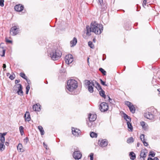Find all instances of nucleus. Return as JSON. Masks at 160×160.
<instances>
[{
	"mask_svg": "<svg viewBox=\"0 0 160 160\" xmlns=\"http://www.w3.org/2000/svg\"><path fill=\"white\" fill-rule=\"evenodd\" d=\"M47 52L48 56L54 61L58 60L62 56L61 51L57 48H50Z\"/></svg>",
	"mask_w": 160,
	"mask_h": 160,
	"instance_id": "f257e3e1",
	"label": "nucleus"
},
{
	"mask_svg": "<svg viewBox=\"0 0 160 160\" xmlns=\"http://www.w3.org/2000/svg\"><path fill=\"white\" fill-rule=\"evenodd\" d=\"M157 110L153 107L149 108L147 110V112L144 113V116L146 118L150 120H153L155 116L157 115Z\"/></svg>",
	"mask_w": 160,
	"mask_h": 160,
	"instance_id": "f03ea898",
	"label": "nucleus"
},
{
	"mask_svg": "<svg viewBox=\"0 0 160 160\" xmlns=\"http://www.w3.org/2000/svg\"><path fill=\"white\" fill-rule=\"evenodd\" d=\"M78 87L77 82L74 79H70L68 80L67 85L66 86L67 92V90L70 92H72L75 90Z\"/></svg>",
	"mask_w": 160,
	"mask_h": 160,
	"instance_id": "7ed1b4c3",
	"label": "nucleus"
},
{
	"mask_svg": "<svg viewBox=\"0 0 160 160\" xmlns=\"http://www.w3.org/2000/svg\"><path fill=\"white\" fill-rule=\"evenodd\" d=\"M103 29L102 25L101 24H98L95 21L91 22L90 27L89 25L86 26V30H103Z\"/></svg>",
	"mask_w": 160,
	"mask_h": 160,
	"instance_id": "20e7f679",
	"label": "nucleus"
},
{
	"mask_svg": "<svg viewBox=\"0 0 160 160\" xmlns=\"http://www.w3.org/2000/svg\"><path fill=\"white\" fill-rule=\"evenodd\" d=\"M85 85L87 87L90 93L93 92V87L94 86L93 81L86 80L85 81Z\"/></svg>",
	"mask_w": 160,
	"mask_h": 160,
	"instance_id": "39448f33",
	"label": "nucleus"
},
{
	"mask_svg": "<svg viewBox=\"0 0 160 160\" xmlns=\"http://www.w3.org/2000/svg\"><path fill=\"white\" fill-rule=\"evenodd\" d=\"M78 149L77 148L74 149V152L73 154V157L75 159H79L82 157V154Z\"/></svg>",
	"mask_w": 160,
	"mask_h": 160,
	"instance_id": "423d86ee",
	"label": "nucleus"
},
{
	"mask_svg": "<svg viewBox=\"0 0 160 160\" xmlns=\"http://www.w3.org/2000/svg\"><path fill=\"white\" fill-rule=\"evenodd\" d=\"M108 104L106 102H102L100 105L99 109L102 112H105L108 110Z\"/></svg>",
	"mask_w": 160,
	"mask_h": 160,
	"instance_id": "0eeeda50",
	"label": "nucleus"
},
{
	"mask_svg": "<svg viewBox=\"0 0 160 160\" xmlns=\"http://www.w3.org/2000/svg\"><path fill=\"white\" fill-rule=\"evenodd\" d=\"M66 63L68 64L71 63L73 61V57L72 55L69 54L66 55L65 58Z\"/></svg>",
	"mask_w": 160,
	"mask_h": 160,
	"instance_id": "6e6552de",
	"label": "nucleus"
},
{
	"mask_svg": "<svg viewBox=\"0 0 160 160\" xmlns=\"http://www.w3.org/2000/svg\"><path fill=\"white\" fill-rule=\"evenodd\" d=\"M14 87L18 88V91L17 92L18 94L20 95H23V92L22 91V87L21 84H18L14 86Z\"/></svg>",
	"mask_w": 160,
	"mask_h": 160,
	"instance_id": "1a4fd4ad",
	"label": "nucleus"
},
{
	"mask_svg": "<svg viewBox=\"0 0 160 160\" xmlns=\"http://www.w3.org/2000/svg\"><path fill=\"white\" fill-rule=\"evenodd\" d=\"M72 134L75 136H78L80 134V131L77 128H72Z\"/></svg>",
	"mask_w": 160,
	"mask_h": 160,
	"instance_id": "9d476101",
	"label": "nucleus"
},
{
	"mask_svg": "<svg viewBox=\"0 0 160 160\" xmlns=\"http://www.w3.org/2000/svg\"><path fill=\"white\" fill-rule=\"evenodd\" d=\"M148 153L146 150H142L140 153V158H142V160H144L145 158L147 156L146 154Z\"/></svg>",
	"mask_w": 160,
	"mask_h": 160,
	"instance_id": "9b49d317",
	"label": "nucleus"
},
{
	"mask_svg": "<svg viewBox=\"0 0 160 160\" xmlns=\"http://www.w3.org/2000/svg\"><path fill=\"white\" fill-rule=\"evenodd\" d=\"M3 44L2 43L0 45V55L2 57L4 56L6 51L5 48L2 46Z\"/></svg>",
	"mask_w": 160,
	"mask_h": 160,
	"instance_id": "f8f14e48",
	"label": "nucleus"
},
{
	"mask_svg": "<svg viewBox=\"0 0 160 160\" xmlns=\"http://www.w3.org/2000/svg\"><path fill=\"white\" fill-rule=\"evenodd\" d=\"M23 8V6L20 4L16 5L14 7L15 10L19 12L22 11Z\"/></svg>",
	"mask_w": 160,
	"mask_h": 160,
	"instance_id": "ddd939ff",
	"label": "nucleus"
},
{
	"mask_svg": "<svg viewBox=\"0 0 160 160\" xmlns=\"http://www.w3.org/2000/svg\"><path fill=\"white\" fill-rule=\"evenodd\" d=\"M32 108L34 111H39L40 110V105L39 104L37 103L33 105Z\"/></svg>",
	"mask_w": 160,
	"mask_h": 160,
	"instance_id": "4468645a",
	"label": "nucleus"
},
{
	"mask_svg": "<svg viewBox=\"0 0 160 160\" xmlns=\"http://www.w3.org/2000/svg\"><path fill=\"white\" fill-rule=\"evenodd\" d=\"M97 118V116L96 114H90L89 117V120L90 122L91 123V122L94 121H95Z\"/></svg>",
	"mask_w": 160,
	"mask_h": 160,
	"instance_id": "2eb2a0df",
	"label": "nucleus"
},
{
	"mask_svg": "<svg viewBox=\"0 0 160 160\" xmlns=\"http://www.w3.org/2000/svg\"><path fill=\"white\" fill-rule=\"evenodd\" d=\"M108 145L107 140L106 139L102 140L100 146L102 147H105Z\"/></svg>",
	"mask_w": 160,
	"mask_h": 160,
	"instance_id": "dca6fc26",
	"label": "nucleus"
},
{
	"mask_svg": "<svg viewBox=\"0 0 160 160\" xmlns=\"http://www.w3.org/2000/svg\"><path fill=\"white\" fill-rule=\"evenodd\" d=\"M77 42V38H76L74 37L73 40H71L70 42L71 47H74L76 45Z\"/></svg>",
	"mask_w": 160,
	"mask_h": 160,
	"instance_id": "f3484780",
	"label": "nucleus"
},
{
	"mask_svg": "<svg viewBox=\"0 0 160 160\" xmlns=\"http://www.w3.org/2000/svg\"><path fill=\"white\" fill-rule=\"evenodd\" d=\"M7 132L3 133H0V141L1 142L4 143L5 142L4 136L6 135Z\"/></svg>",
	"mask_w": 160,
	"mask_h": 160,
	"instance_id": "a211bd4d",
	"label": "nucleus"
},
{
	"mask_svg": "<svg viewBox=\"0 0 160 160\" xmlns=\"http://www.w3.org/2000/svg\"><path fill=\"white\" fill-rule=\"evenodd\" d=\"M140 124L142 126V128L144 130L147 129L148 125L144 121H142L140 122Z\"/></svg>",
	"mask_w": 160,
	"mask_h": 160,
	"instance_id": "6ab92c4d",
	"label": "nucleus"
},
{
	"mask_svg": "<svg viewBox=\"0 0 160 160\" xmlns=\"http://www.w3.org/2000/svg\"><path fill=\"white\" fill-rule=\"evenodd\" d=\"M24 117L25 120L29 121L30 120V116L29 112H27L24 115Z\"/></svg>",
	"mask_w": 160,
	"mask_h": 160,
	"instance_id": "aec40b11",
	"label": "nucleus"
},
{
	"mask_svg": "<svg viewBox=\"0 0 160 160\" xmlns=\"http://www.w3.org/2000/svg\"><path fill=\"white\" fill-rule=\"evenodd\" d=\"M17 149L19 152H22L24 151L22 145L21 143H20L18 144L17 146Z\"/></svg>",
	"mask_w": 160,
	"mask_h": 160,
	"instance_id": "412c9836",
	"label": "nucleus"
},
{
	"mask_svg": "<svg viewBox=\"0 0 160 160\" xmlns=\"http://www.w3.org/2000/svg\"><path fill=\"white\" fill-rule=\"evenodd\" d=\"M38 128L41 134L42 135H43L45 133V132L42 127L41 126H39L38 127Z\"/></svg>",
	"mask_w": 160,
	"mask_h": 160,
	"instance_id": "4be33fe9",
	"label": "nucleus"
},
{
	"mask_svg": "<svg viewBox=\"0 0 160 160\" xmlns=\"http://www.w3.org/2000/svg\"><path fill=\"white\" fill-rule=\"evenodd\" d=\"M99 94L102 97L104 98H105L106 97V96L105 94V92L102 89H101V90L99 91Z\"/></svg>",
	"mask_w": 160,
	"mask_h": 160,
	"instance_id": "5701e85b",
	"label": "nucleus"
},
{
	"mask_svg": "<svg viewBox=\"0 0 160 160\" xmlns=\"http://www.w3.org/2000/svg\"><path fill=\"white\" fill-rule=\"evenodd\" d=\"M18 31H10L9 33L11 35L14 36L19 33Z\"/></svg>",
	"mask_w": 160,
	"mask_h": 160,
	"instance_id": "b1692460",
	"label": "nucleus"
},
{
	"mask_svg": "<svg viewBox=\"0 0 160 160\" xmlns=\"http://www.w3.org/2000/svg\"><path fill=\"white\" fill-rule=\"evenodd\" d=\"M129 155L130 156V159L134 160L136 158V155L133 152H131L130 153Z\"/></svg>",
	"mask_w": 160,
	"mask_h": 160,
	"instance_id": "393cba45",
	"label": "nucleus"
},
{
	"mask_svg": "<svg viewBox=\"0 0 160 160\" xmlns=\"http://www.w3.org/2000/svg\"><path fill=\"white\" fill-rule=\"evenodd\" d=\"M129 108L131 112L133 113H135V108L132 104Z\"/></svg>",
	"mask_w": 160,
	"mask_h": 160,
	"instance_id": "a878e982",
	"label": "nucleus"
},
{
	"mask_svg": "<svg viewBox=\"0 0 160 160\" xmlns=\"http://www.w3.org/2000/svg\"><path fill=\"white\" fill-rule=\"evenodd\" d=\"M127 124L128 125V128L130 129V131H132L133 130V128L132 125L129 122V121H128L127 122Z\"/></svg>",
	"mask_w": 160,
	"mask_h": 160,
	"instance_id": "bb28decb",
	"label": "nucleus"
},
{
	"mask_svg": "<svg viewBox=\"0 0 160 160\" xmlns=\"http://www.w3.org/2000/svg\"><path fill=\"white\" fill-rule=\"evenodd\" d=\"M123 117L124 119H125L127 121V122H128V121H129V122L131 121V118H130V117L128 116L126 114H124Z\"/></svg>",
	"mask_w": 160,
	"mask_h": 160,
	"instance_id": "cd10ccee",
	"label": "nucleus"
},
{
	"mask_svg": "<svg viewBox=\"0 0 160 160\" xmlns=\"http://www.w3.org/2000/svg\"><path fill=\"white\" fill-rule=\"evenodd\" d=\"M13 27L11 28L10 30H17L19 29V26L15 25V24H12Z\"/></svg>",
	"mask_w": 160,
	"mask_h": 160,
	"instance_id": "c85d7f7f",
	"label": "nucleus"
},
{
	"mask_svg": "<svg viewBox=\"0 0 160 160\" xmlns=\"http://www.w3.org/2000/svg\"><path fill=\"white\" fill-rule=\"evenodd\" d=\"M4 143L0 142V150L2 151H3L5 149V146L4 145Z\"/></svg>",
	"mask_w": 160,
	"mask_h": 160,
	"instance_id": "c756f323",
	"label": "nucleus"
},
{
	"mask_svg": "<svg viewBox=\"0 0 160 160\" xmlns=\"http://www.w3.org/2000/svg\"><path fill=\"white\" fill-rule=\"evenodd\" d=\"M90 136L92 138H96L97 136V134L96 133L92 132L90 133Z\"/></svg>",
	"mask_w": 160,
	"mask_h": 160,
	"instance_id": "7c9ffc66",
	"label": "nucleus"
},
{
	"mask_svg": "<svg viewBox=\"0 0 160 160\" xmlns=\"http://www.w3.org/2000/svg\"><path fill=\"white\" fill-rule=\"evenodd\" d=\"M99 70L104 75H105L106 74V71L104 70L102 68H99Z\"/></svg>",
	"mask_w": 160,
	"mask_h": 160,
	"instance_id": "2f4dec72",
	"label": "nucleus"
},
{
	"mask_svg": "<svg viewBox=\"0 0 160 160\" xmlns=\"http://www.w3.org/2000/svg\"><path fill=\"white\" fill-rule=\"evenodd\" d=\"M20 75L21 77H22L25 79H27V77L24 73L21 72L20 74Z\"/></svg>",
	"mask_w": 160,
	"mask_h": 160,
	"instance_id": "473e14b6",
	"label": "nucleus"
},
{
	"mask_svg": "<svg viewBox=\"0 0 160 160\" xmlns=\"http://www.w3.org/2000/svg\"><path fill=\"white\" fill-rule=\"evenodd\" d=\"M95 82L97 85V86L96 87V88H97L98 90H101V89H102L100 84L98 82Z\"/></svg>",
	"mask_w": 160,
	"mask_h": 160,
	"instance_id": "72a5a7b5",
	"label": "nucleus"
},
{
	"mask_svg": "<svg viewBox=\"0 0 160 160\" xmlns=\"http://www.w3.org/2000/svg\"><path fill=\"white\" fill-rule=\"evenodd\" d=\"M96 1L98 5H100L102 7L103 3V0H96Z\"/></svg>",
	"mask_w": 160,
	"mask_h": 160,
	"instance_id": "f704fd0d",
	"label": "nucleus"
},
{
	"mask_svg": "<svg viewBox=\"0 0 160 160\" xmlns=\"http://www.w3.org/2000/svg\"><path fill=\"white\" fill-rule=\"evenodd\" d=\"M88 45L92 48H93L94 47L92 42L91 41H89L88 42Z\"/></svg>",
	"mask_w": 160,
	"mask_h": 160,
	"instance_id": "c9c22d12",
	"label": "nucleus"
},
{
	"mask_svg": "<svg viewBox=\"0 0 160 160\" xmlns=\"http://www.w3.org/2000/svg\"><path fill=\"white\" fill-rule=\"evenodd\" d=\"M125 103L128 107V108L132 105V104L131 102L127 101H125Z\"/></svg>",
	"mask_w": 160,
	"mask_h": 160,
	"instance_id": "e433bc0d",
	"label": "nucleus"
},
{
	"mask_svg": "<svg viewBox=\"0 0 160 160\" xmlns=\"http://www.w3.org/2000/svg\"><path fill=\"white\" fill-rule=\"evenodd\" d=\"M133 142V138L132 137H131L127 139V142H128L130 143Z\"/></svg>",
	"mask_w": 160,
	"mask_h": 160,
	"instance_id": "4c0bfd02",
	"label": "nucleus"
},
{
	"mask_svg": "<svg viewBox=\"0 0 160 160\" xmlns=\"http://www.w3.org/2000/svg\"><path fill=\"white\" fill-rule=\"evenodd\" d=\"M145 135L144 134H142L140 136V138L142 142L145 141L144 138Z\"/></svg>",
	"mask_w": 160,
	"mask_h": 160,
	"instance_id": "58836bf2",
	"label": "nucleus"
},
{
	"mask_svg": "<svg viewBox=\"0 0 160 160\" xmlns=\"http://www.w3.org/2000/svg\"><path fill=\"white\" fill-rule=\"evenodd\" d=\"M100 81L101 82V84L102 85H103L104 86H108V84H106L105 82H104V81H103L102 79H100Z\"/></svg>",
	"mask_w": 160,
	"mask_h": 160,
	"instance_id": "ea45409f",
	"label": "nucleus"
},
{
	"mask_svg": "<svg viewBox=\"0 0 160 160\" xmlns=\"http://www.w3.org/2000/svg\"><path fill=\"white\" fill-rule=\"evenodd\" d=\"M93 32L96 34H99L102 32V31H94Z\"/></svg>",
	"mask_w": 160,
	"mask_h": 160,
	"instance_id": "a19ab883",
	"label": "nucleus"
},
{
	"mask_svg": "<svg viewBox=\"0 0 160 160\" xmlns=\"http://www.w3.org/2000/svg\"><path fill=\"white\" fill-rule=\"evenodd\" d=\"M86 34L87 36H89L91 35V32H93L94 31H86Z\"/></svg>",
	"mask_w": 160,
	"mask_h": 160,
	"instance_id": "79ce46f5",
	"label": "nucleus"
},
{
	"mask_svg": "<svg viewBox=\"0 0 160 160\" xmlns=\"http://www.w3.org/2000/svg\"><path fill=\"white\" fill-rule=\"evenodd\" d=\"M28 141V137L26 138L23 140V142L25 144H26Z\"/></svg>",
	"mask_w": 160,
	"mask_h": 160,
	"instance_id": "37998d69",
	"label": "nucleus"
},
{
	"mask_svg": "<svg viewBox=\"0 0 160 160\" xmlns=\"http://www.w3.org/2000/svg\"><path fill=\"white\" fill-rule=\"evenodd\" d=\"M4 0H0V5L1 7H3L4 6Z\"/></svg>",
	"mask_w": 160,
	"mask_h": 160,
	"instance_id": "c03bdc74",
	"label": "nucleus"
},
{
	"mask_svg": "<svg viewBox=\"0 0 160 160\" xmlns=\"http://www.w3.org/2000/svg\"><path fill=\"white\" fill-rule=\"evenodd\" d=\"M150 153H151L149 154V156H151L152 157H154L155 156V153H154L153 152H151Z\"/></svg>",
	"mask_w": 160,
	"mask_h": 160,
	"instance_id": "a18cd8bd",
	"label": "nucleus"
},
{
	"mask_svg": "<svg viewBox=\"0 0 160 160\" xmlns=\"http://www.w3.org/2000/svg\"><path fill=\"white\" fill-rule=\"evenodd\" d=\"M93 153H91L90 154V160H93Z\"/></svg>",
	"mask_w": 160,
	"mask_h": 160,
	"instance_id": "49530a36",
	"label": "nucleus"
},
{
	"mask_svg": "<svg viewBox=\"0 0 160 160\" xmlns=\"http://www.w3.org/2000/svg\"><path fill=\"white\" fill-rule=\"evenodd\" d=\"M9 78L11 80H13L14 78V77L13 75H10L9 76Z\"/></svg>",
	"mask_w": 160,
	"mask_h": 160,
	"instance_id": "de8ad7c7",
	"label": "nucleus"
},
{
	"mask_svg": "<svg viewBox=\"0 0 160 160\" xmlns=\"http://www.w3.org/2000/svg\"><path fill=\"white\" fill-rule=\"evenodd\" d=\"M19 130L20 132L23 131V128L22 126H21L19 127Z\"/></svg>",
	"mask_w": 160,
	"mask_h": 160,
	"instance_id": "09e8293b",
	"label": "nucleus"
},
{
	"mask_svg": "<svg viewBox=\"0 0 160 160\" xmlns=\"http://www.w3.org/2000/svg\"><path fill=\"white\" fill-rule=\"evenodd\" d=\"M6 41L7 42L9 43H11L12 42V41L10 40H8V39L6 38L5 39Z\"/></svg>",
	"mask_w": 160,
	"mask_h": 160,
	"instance_id": "8fccbe9b",
	"label": "nucleus"
},
{
	"mask_svg": "<svg viewBox=\"0 0 160 160\" xmlns=\"http://www.w3.org/2000/svg\"><path fill=\"white\" fill-rule=\"evenodd\" d=\"M144 144V145L145 146H147L148 145V144L147 142L145 141L142 142Z\"/></svg>",
	"mask_w": 160,
	"mask_h": 160,
	"instance_id": "3c124183",
	"label": "nucleus"
},
{
	"mask_svg": "<svg viewBox=\"0 0 160 160\" xmlns=\"http://www.w3.org/2000/svg\"><path fill=\"white\" fill-rule=\"evenodd\" d=\"M147 3V1L146 0H144L143 1V3H142L143 6L144 7L145 6H146Z\"/></svg>",
	"mask_w": 160,
	"mask_h": 160,
	"instance_id": "603ef678",
	"label": "nucleus"
},
{
	"mask_svg": "<svg viewBox=\"0 0 160 160\" xmlns=\"http://www.w3.org/2000/svg\"><path fill=\"white\" fill-rule=\"evenodd\" d=\"M107 97L108 98L109 102H110L111 103H112V99L110 98L108 96H107Z\"/></svg>",
	"mask_w": 160,
	"mask_h": 160,
	"instance_id": "864d4df0",
	"label": "nucleus"
},
{
	"mask_svg": "<svg viewBox=\"0 0 160 160\" xmlns=\"http://www.w3.org/2000/svg\"><path fill=\"white\" fill-rule=\"evenodd\" d=\"M30 88V86L29 85H28L26 87V90H29Z\"/></svg>",
	"mask_w": 160,
	"mask_h": 160,
	"instance_id": "5fc2aeb1",
	"label": "nucleus"
},
{
	"mask_svg": "<svg viewBox=\"0 0 160 160\" xmlns=\"http://www.w3.org/2000/svg\"><path fill=\"white\" fill-rule=\"evenodd\" d=\"M20 81L19 80H16L15 81V82L16 84H18L17 83H19L20 82Z\"/></svg>",
	"mask_w": 160,
	"mask_h": 160,
	"instance_id": "6e6d98bb",
	"label": "nucleus"
},
{
	"mask_svg": "<svg viewBox=\"0 0 160 160\" xmlns=\"http://www.w3.org/2000/svg\"><path fill=\"white\" fill-rule=\"evenodd\" d=\"M6 64H3V69H4V70H5L6 69Z\"/></svg>",
	"mask_w": 160,
	"mask_h": 160,
	"instance_id": "4d7b16f0",
	"label": "nucleus"
},
{
	"mask_svg": "<svg viewBox=\"0 0 160 160\" xmlns=\"http://www.w3.org/2000/svg\"><path fill=\"white\" fill-rule=\"evenodd\" d=\"M26 80L27 81V82L28 85L31 84V82L30 80H28V79H27H27Z\"/></svg>",
	"mask_w": 160,
	"mask_h": 160,
	"instance_id": "13d9d810",
	"label": "nucleus"
},
{
	"mask_svg": "<svg viewBox=\"0 0 160 160\" xmlns=\"http://www.w3.org/2000/svg\"><path fill=\"white\" fill-rule=\"evenodd\" d=\"M153 160H159V159L157 157H154L153 159Z\"/></svg>",
	"mask_w": 160,
	"mask_h": 160,
	"instance_id": "bf43d9fd",
	"label": "nucleus"
},
{
	"mask_svg": "<svg viewBox=\"0 0 160 160\" xmlns=\"http://www.w3.org/2000/svg\"><path fill=\"white\" fill-rule=\"evenodd\" d=\"M147 160H153V159H152V158H148Z\"/></svg>",
	"mask_w": 160,
	"mask_h": 160,
	"instance_id": "052dcab7",
	"label": "nucleus"
},
{
	"mask_svg": "<svg viewBox=\"0 0 160 160\" xmlns=\"http://www.w3.org/2000/svg\"><path fill=\"white\" fill-rule=\"evenodd\" d=\"M20 133L22 135H23L24 133L23 131L20 132Z\"/></svg>",
	"mask_w": 160,
	"mask_h": 160,
	"instance_id": "680f3d73",
	"label": "nucleus"
},
{
	"mask_svg": "<svg viewBox=\"0 0 160 160\" xmlns=\"http://www.w3.org/2000/svg\"><path fill=\"white\" fill-rule=\"evenodd\" d=\"M29 90H26V94H28V92H29Z\"/></svg>",
	"mask_w": 160,
	"mask_h": 160,
	"instance_id": "e2e57ef3",
	"label": "nucleus"
},
{
	"mask_svg": "<svg viewBox=\"0 0 160 160\" xmlns=\"http://www.w3.org/2000/svg\"><path fill=\"white\" fill-rule=\"evenodd\" d=\"M8 143L7 142H5V145H8Z\"/></svg>",
	"mask_w": 160,
	"mask_h": 160,
	"instance_id": "0e129e2a",
	"label": "nucleus"
},
{
	"mask_svg": "<svg viewBox=\"0 0 160 160\" xmlns=\"http://www.w3.org/2000/svg\"><path fill=\"white\" fill-rule=\"evenodd\" d=\"M7 76H9V75H10V73H7Z\"/></svg>",
	"mask_w": 160,
	"mask_h": 160,
	"instance_id": "69168bd1",
	"label": "nucleus"
},
{
	"mask_svg": "<svg viewBox=\"0 0 160 160\" xmlns=\"http://www.w3.org/2000/svg\"><path fill=\"white\" fill-rule=\"evenodd\" d=\"M89 58H88L87 61H88V64L89 63Z\"/></svg>",
	"mask_w": 160,
	"mask_h": 160,
	"instance_id": "338daca9",
	"label": "nucleus"
},
{
	"mask_svg": "<svg viewBox=\"0 0 160 160\" xmlns=\"http://www.w3.org/2000/svg\"><path fill=\"white\" fill-rule=\"evenodd\" d=\"M93 41L94 42H95V39L94 38L93 39Z\"/></svg>",
	"mask_w": 160,
	"mask_h": 160,
	"instance_id": "774afa93",
	"label": "nucleus"
}]
</instances>
